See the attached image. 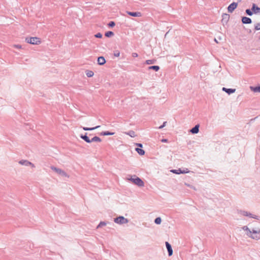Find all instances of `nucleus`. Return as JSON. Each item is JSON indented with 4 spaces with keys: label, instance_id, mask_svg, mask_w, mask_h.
I'll use <instances>...</instances> for the list:
<instances>
[{
    "label": "nucleus",
    "instance_id": "obj_32",
    "mask_svg": "<svg viewBox=\"0 0 260 260\" xmlns=\"http://www.w3.org/2000/svg\"><path fill=\"white\" fill-rule=\"evenodd\" d=\"M132 55L133 57H137L138 56V54L136 52L133 53Z\"/></svg>",
    "mask_w": 260,
    "mask_h": 260
},
{
    "label": "nucleus",
    "instance_id": "obj_13",
    "mask_svg": "<svg viewBox=\"0 0 260 260\" xmlns=\"http://www.w3.org/2000/svg\"><path fill=\"white\" fill-rule=\"evenodd\" d=\"M222 90L225 91L228 94H231L235 92V89L226 88L225 87L222 88Z\"/></svg>",
    "mask_w": 260,
    "mask_h": 260
},
{
    "label": "nucleus",
    "instance_id": "obj_7",
    "mask_svg": "<svg viewBox=\"0 0 260 260\" xmlns=\"http://www.w3.org/2000/svg\"><path fill=\"white\" fill-rule=\"evenodd\" d=\"M238 6V4L235 2L232 3L231 4H230L228 8V10L229 13H232L235 9L237 8Z\"/></svg>",
    "mask_w": 260,
    "mask_h": 260
},
{
    "label": "nucleus",
    "instance_id": "obj_10",
    "mask_svg": "<svg viewBox=\"0 0 260 260\" xmlns=\"http://www.w3.org/2000/svg\"><path fill=\"white\" fill-rule=\"evenodd\" d=\"M166 245L169 252V255L171 256L173 254V250L171 245L168 242H166Z\"/></svg>",
    "mask_w": 260,
    "mask_h": 260
},
{
    "label": "nucleus",
    "instance_id": "obj_24",
    "mask_svg": "<svg viewBox=\"0 0 260 260\" xmlns=\"http://www.w3.org/2000/svg\"><path fill=\"white\" fill-rule=\"evenodd\" d=\"M13 47L15 48L18 49H22V46L21 45L19 44H14L13 46Z\"/></svg>",
    "mask_w": 260,
    "mask_h": 260
},
{
    "label": "nucleus",
    "instance_id": "obj_5",
    "mask_svg": "<svg viewBox=\"0 0 260 260\" xmlns=\"http://www.w3.org/2000/svg\"><path fill=\"white\" fill-rule=\"evenodd\" d=\"M51 168L52 170L54 171L57 174H59L60 175H61L62 176L68 177H69L68 175L67 174V173L64 171H63V170H62L60 169L56 168L54 167H51Z\"/></svg>",
    "mask_w": 260,
    "mask_h": 260
},
{
    "label": "nucleus",
    "instance_id": "obj_27",
    "mask_svg": "<svg viewBox=\"0 0 260 260\" xmlns=\"http://www.w3.org/2000/svg\"><path fill=\"white\" fill-rule=\"evenodd\" d=\"M109 26H110V27H113L114 26H115V23L113 21H111L110 22V23L108 24Z\"/></svg>",
    "mask_w": 260,
    "mask_h": 260
},
{
    "label": "nucleus",
    "instance_id": "obj_37",
    "mask_svg": "<svg viewBox=\"0 0 260 260\" xmlns=\"http://www.w3.org/2000/svg\"><path fill=\"white\" fill-rule=\"evenodd\" d=\"M177 171L176 170H172V172L174 173H176V174H178L179 173L177 172Z\"/></svg>",
    "mask_w": 260,
    "mask_h": 260
},
{
    "label": "nucleus",
    "instance_id": "obj_9",
    "mask_svg": "<svg viewBox=\"0 0 260 260\" xmlns=\"http://www.w3.org/2000/svg\"><path fill=\"white\" fill-rule=\"evenodd\" d=\"M127 13L129 15L133 16V17H141L142 16V14L140 12H127Z\"/></svg>",
    "mask_w": 260,
    "mask_h": 260
},
{
    "label": "nucleus",
    "instance_id": "obj_11",
    "mask_svg": "<svg viewBox=\"0 0 260 260\" xmlns=\"http://www.w3.org/2000/svg\"><path fill=\"white\" fill-rule=\"evenodd\" d=\"M242 23L244 24H249L251 23V19L247 17H242Z\"/></svg>",
    "mask_w": 260,
    "mask_h": 260
},
{
    "label": "nucleus",
    "instance_id": "obj_34",
    "mask_svg": "<svg viewBox=\"0 0 260 260\" xmlns=\"http://www.w3.org/2000/svg\"><path fill=\"white\" fill-rule=\"evenodd\" d=\"M243 229L246 230L247 231V233L248 232V230H249L247 226H244L243 228Z\"/></svg>",
    "mask_w": 260,
    "mask_h": 260
},
{
    "label": "nucleus",
    "instance_id": "obj_21",
    "mask_svg": "<svg viewBox=\"0 0 260 260\" xmlns=\"http://www.w3.org/2000/svg\"><path fill=\"white\" fill-rule=\"evenodd\" d=\"M103 136H108V135H113L114 134V133H110L109 132H103L101 134Z\"/></svg>",
    "mask_w": 260,
    "mask_h": 260
},
{
    "label": "nucleus",
    "instance_id": "obj_2",
    "mask_svg": "<svg viewBox=\"0 0 260 260\" xmlns=\"http://www.w3.org/2000/svg\"><path fill=\"white\" fill-rule=\"evenodd\" d=\"M247 235L253 239L258 240L260 239V231L258 232L255 230L250 231L248 230Z\"/></svg>",
    "mask_w": 260,
    "mask_h": 260
},
{
    "label": "nucleus",
    "instance_id": "obj_28",
    "mask_svg": "<svg viewBox=\"0 0 260 260\" xmlns=\"http://www.w3.org/2000/svg\"><path fill=\"white\" fill-rule=\"evenodd\" d=\"M255 29L256 30H259L260 29V23H257L255 26Z\"/></svg>",
    "mask_w": 260,
    "mask_h": 260
},
{
    "label": "nucleus",
    "instance_id": "obj_16",
    "mask_svg": "<svg viewBox=\"0 0 260 260\" xmlns=\"http://www.w3.org/2000/svg\"><path fill=\"white\" fill-rule=\"evenodd\" d=\"M251 89L255 92H260V86L258 87H250Z\"/></svg>",
    "mask_w": 260,
    "mask_h": 260
},
{
    "label": "nucleus",
    "instance_id": "obj_19",
    "mask_svg": "<svg viewBox=\"0 0 260 260\" xmlns=\"http://www.w3.org/2000/svg\"><path fill=\"white\" fill-rule=\"evenodd\" d=\"M86 74L87 77H91L93 76L94 73L92 71H86Z\"/></svg>",
    "mask_w": 260,
    "mask_h": 260
},
{
    "label": "nucleus",
    "instance_id": "obj_30",
    "mask_svg": "<svg viewBox=\"0 0 260 260\" xmlns=\"http://www.w3.org/2000/svg\"><path fill=\"white\" fill-rule=\"evenodd\" d=\"M96 38H101L102 37V35L101 33H98L95 35Z\"/></svg>",
    "mask_w": 260,
    "mask_h": 260
},
{
    "label": "nucleus",
    "instance_id": "obj_22",
    "mask_svg": "<svg viewBox=\"0 0 260 260\" xmlns=\"http://www.w3.org/2000/svg\"><path fill=\"white\" fill-rule=\"evenodd\" d=\"M161 219L160 217H157L155 219V223L156 224H159L161 223Z\"/></svg>",
    "mask_w": 260,
    "mask_h": 260
},
{
    "label": "nucleus",
    "instance_id": "obj_38",
    "mask_svg": "<svg viewBox=\"0 0 260 260\" xmlns=\"http://www.w3.org/2000/svg\"><path fill=\"white\" fill-rule=\"evenodd\" d=\"M115 56H117V57H118L120 55V53L119 52H117V53H115Z\"/></svg>",
    "mask_w": 260,
    "mask_h": 260
},
{
    "label": "nucleus",
    "instance_id": "obj_4",
    "mask_svg": "<svg viewBox=\"0 0 260 260\" xmlns=\"http://www.w3.org/2000/svg\"><path fill=\"white\" fill-rule=\"evenodd\" d=\"M114 221L118 224H124L128 222V220L123 216H119L115 218Z\"/></svg>",
    "mask_w": 260,
    "mask_h": 260
},
{
    "label": "nucleus",
    "instance_id": "obj_33",
    "mask_svg": "<svg viewBox=\"0 0 260 260\" xmlns=\"http://www.w3.org/2000/svg\"><path fill=\"white\" fill-rule=\"evenodd\" d=\"M166 123H167L166 121L164 122L163 124L159 127V129L162 128L166 125Z\"/></svg>",
    "mask_w": 260,
    "mask_h": 260
},
{
    "label": "nucleus",
    "instance_id": "obj_26",
    "mask_svg": "<svg viewBox=\"0 0 260 260\" xmlns=\"http://www.w3.org/2000/svg\"><path fill=\"white\" fill-rule=\"evenodd\" d=\"M246 13L248 15H252V13L251 12V11H250V10L249 9H247L246 10Z\"/></svg>",
    "mask_w": 260,
    "mask_h": 260
},
{
    "label": "nucleus",
    "instance_id": "obj_1",
    "mask_svg": "<svg viewBox=\"0 0 260 260\" xmlns=\"http://www.w3.org/2000/svg\"><path fill=\"white\" fill-rule=\"evenodd\" d=\"M128 180L139 186L143 187L144 186V182L136 176H132Z\"/></svg>",
    "mask_w": 260,
    "mask_h": 260
},
{
    "label": "nucleus",
    "instance_id": "obj_17",
    "mask_svg": "<svg viewBox=\"0 0 260 260\" xmlns=\"http://www.w3.org/2000/svg\"><path fill=\"white\" fill-rule=\"evenodd\" d=\"M136 150L140 155H144L145 153L144 150L141 148H137L136 149Z\"/></svg>",
    "mask_w": 260,
    "mask_h": 260
},
{
    "label": "nucleus",
    "instance_id": "obj_12",
    "mask_svg": "<svg viewBox=\"0 0 260 260\" xmlns=\"http://www.w3.org/2000/svg\"><path fill=\"white\" fill-rule=\"evenodd\" d=\"M98 62L100 65H103L106 63V60L103 56H100L98 58Z\"/></svg>",
    "mask_w": 260,
    "mask_h": 260
},
{
    "label": "nucleus",
    "instance_id": "obj_29",
    "mask_svg": "<svg viewBox=\"0 0 260 260\" xmlns=\"http://www.w3.org/2000/svg\"><path fill=\"white\" fill-rule=\"evenodd\" d=\"M127 134L129 135V136H131V137H134L135 136V132L134 131H131Z\"/></svg>",
    "mask_w": 260,
    "mask_h": 260
},
{
    "label": "nucleus",
    "instance_id": "obj_14",
    "mask_svg": "<svg viewBox=\"0 0 260 260\" xmlns=\"http://www.w3.org/2000/svg\"><path fill=\"white\" fill-rule=\"evenodd\" d=\"M199 125H196L193 128H192L190 130V132L192 134H197V133H198L199 132Z\"/></svg>",
    "mask_w": 260,
    "mask_h": 260
},
{
    "label": "nucleus",
    "instance_id": "obj_6",
    "mask_svg": "<svg viewBox=\"0 0 260 260\" xmlns=\"http://www.w3.org/2000/svg\"><path fill=\"white\" fill-rule=\"evenodd\" d=\"M82 139H84L86 142H87L88 143H90L92 141H96V142H101V139L98 137H94L91 139V140H90L88 138V137L86 135L82 136Z\"/></svg>",
    "mask_w": 260,
    "mask_h": 260
},
{
    "label": "nucleus",
    "instance_id": "obj_41",
    "mask_svg": "<svg viewBox=\"0 0 260 260\" xmlns=\"http://www.w3.org/2000/svg\"><path fill=\"white\" fill-rule=\"evenodd\" d=\"M186 172H185V171L181 172V173H186Z\"/></svg>",
    "mask_w": 260,
    "mask_h": 260
},
{
    "label": "nucleus",
    "instance_id": "obj_35",
    "mask_svg": "<svg viewBox=\"0 0 260 260\" xmlns=\"http://www.w3.org/2000/svg\"><path fill=\"white\" fill-rule=\"evenodd\" d=\"M136 145L137 146H139L140 147H142V145L141 144H139V143H136Z\"/></svg>",
    "mask_w": 260,
    "mask_h": 260
},
{
    "label": "nucleus",
    "instance_id": "obj_39",
    "mask_svg": "<svg viewBox=\"0 0 260 260\" xmlns=\"http://www.w3.org/2000/svg\"><path fill=\"white\" fill-rule=\"evenodd\" d=\"M255 8V5H253V7H252V9H254Z\"/></svg>",
    "mask_w": 260,
    "mask_h": 260
},
{
    "label": "nucleus",
    "instance_id": "obj_18",
    "mask_svg": "<svg viewBox=\"0 0 260 260\" xmlns=\"http://www.w3.org/2000/svg\"><path fill=\"white\" fill-rule=\"evenodd\" d=\"M149 70H154L155 71H158L159 69V67L157 66H150L148 68Z\"/></svg>",
    "mask_w": 260,
    "mask_h": 260
},
{
    "label": "nucleus",
    "instance_id": "obj_15",
    "mask_svg": "<svg viewBox=\"0 0 260 260\" xmlns=\"http://www.w3.org/2000/svg\"><path fill=\"white\" fill-rule=\"evenodd\" d=\"M241 213L242 215H244V216H249L250 217H252V218H256V217L255 216H253L252 215V214L251 213H248L247 212H246V211H242L241 212Z\"/></svg>",
    "mask_w": 260,
    "mask_h": 260
},
{
    "label": "nucleus",
    "instance_id": "obj_3",
    "mask_svg": "<svg viewBox=\"0 0 260 260\" xmlns=\"http://www.w3.org/2000/svg\"><path fill=\"white\" fill-rule=\"evenodd\" d=\"M26 41L28 43L33 45H39L41 43V39L38 37H30L26 38Z\"/></svg>",
    "mask_w": 260,
    "mask_h": 260
},
{
    "label": "nucleus",
    "instance_id": "obj_8",
    "mask_svg": "<svg viewBox=\"0 0 260 260\" xmlns=\"http://www.w3.org/2000/svg\"><path fill=\"white\" fill-rule=\"evenodd\" d=\"M19 163L21 165H24V166H31L32 168L35 167V166L34 164H32L30 161H28L26 160H21L19 161Z\"/></svg>",
    "mask_w": 260,
    "mask_h": 260
},
{
    "label": "nucleus",
    "instance_id": "obj_20",
    "mask_svg": "<svg viewBox=\"0 0 260 260\" xmlns=\"http://www.w3.org/2000/svg\"><path fill=\"white\" fill-rule=\"evenodd\" d=\"M99 127H100V126H96L94 127H90V128L87 127H82V128L85 131H88V130H93V129H95Z\"/></svg>",
    "mask_w": 260,
    "mask_h": 260
},
{
    "label": "nucleus",
    "instance_id": "obj_36",
    "mask_svg": "<svg viewBox=\"0 0 260 260\" xmlns=\"http://www.w3.org/2000/svg\"><path fill=\"white\" fill-rule=\"evenodd\" d=\"M161 142H168V140L167 139H162L161 140Z\"/></svg>",
    "mask_w": 260,
    "mask_h": 260
},
{
    "label": "nucleus",
    "instance_id": "obj_25",
    "mask_svg": "<svg viewBox=\"0 0 260 260\" xmlns=\"http://www.w3.org/2000/svg\"><path fill=\"white\" fill-rule=\"evenodd\" d=\"M106 225V223L105 222H101L100 223V224L98 225V226H97V228H100V227H102L103 226H105Z\"/></svg>",
    "mask_w": 260,
    "mask_h": 260
},
{
    "label": "nucleus",
    "instance_id": "obj_40",
    "mask_svg": "<svg viewBox=\"0 0 260 260\" xmlns=\"http://www.w3.org/2000/svg\"><path fill=\"white\" fill-rule=\"evenodd\" d=\"M256 10H260V8H258V7H256Z\"/></svg>",
    "mask_w": 260,
    "mask_h": 260
},
{
    "label": "nucleus",
    "instance_id": "obj_23",
    "mask_svg": "<svg viewBox=\"0 0 260 260\" xmlns=\"http://www.w3.org/2000/svg\"><path fill=\"white\" fill-rule=\"evenodd\" d=\"M114 35L113 32L112 31H108L106 32L105 36L107 37H110Z\"/></svg>",
    "mask_w": 260,
    "mask_h": 260
},
{
    "label": "nucleus",
    "instance_id": "obj_31",
    "mask_svg": "<svg viewBox=\"0 0 260 260\" xmlns=\"http://www.w3.org/2000/svg\"><path fill=\"white\" fill-rule=\"evenodd\" d=\"M153 62H154L153 61H152V60H147L146 61V63L147 64H151V63H153Z\"/></svg>",
    "mask_w": 260,
    "mask_h": 260
}]
</instances>
